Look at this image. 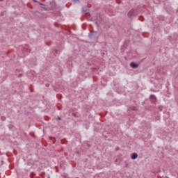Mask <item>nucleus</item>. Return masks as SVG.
Returning <instances> with one entry per match:
<instances>
[{
	"mask_svg": "<svg viewBox=\"0 0 178 178\" xmlns=\"http://www.w3.org/2000/svg\"><path fill=\"white\" fill-rule=\"evenodd\" d=\"M89 38L92 40L94 38H98V32L92 31L89 34Z\"/></svg>",
	"mask_w": 178,
	"mask_h": 178,
	"instance_id": "1",
	"label": "nucleus"
},
{
	"mask_svg": "<svg viewBox=\"0 0 178 178\" xmlns=\"http://www.w3.org/2000/svg\"><path fill=\"white\" fill-rule=\"evenodd\" d=\"M130 66L132 67V69H137V67H138V65L134 63H131Z\"/></svg>",
	"mask_w": 178,
	"mask_h": 178,
	"instance_id": "2",
	"label": "nucleus"
},
{
	"mask_svg": "<svg viewBox=\"0 0 178 178\" xmlns=\"http://www.w3.org/2000/svg\"><path fill=\"white\" fill-rule=\"evenodd\" d=\"M50 5H51V9H55L56 8V3L54 1H51Z\"/></svg>",
	"mask_w": 178,
	"mask_h": 178,
	"instance_id": "3",
	"label": "nucleus"
},
{
	"mask_svg": "<svg viewBox=\"0 0 178 178\" xmlns=\"http://www.w3.org/2000/svg\"><path fill=\"white\" fill-rule=\"evenodd\" d=\"M137 158H138V154H137V153H134L131 155V159H137Z\"/></svg>",
	"mask_w": 178,
	"mask_h": 178,
	"instance_id": "4",
	"label": "nucleus"
},
{
	"mask_svg": "<svg viewBox=\"0 0 178 178\" xmlns=\"http://www.w3.org/2000/svg\"><path fill=\"white\" fill-rule=\"evenodd\" d=\"M128 16H134V10H131L128 13Z\"/></svg>",
	"mask_w": 178,
	"mask_h": 178,
	"instance_id": "5",
	"label": "nucleus"
},
{
	"mask_svg": "<svg viewBox=\"0 0 178 178\" xmlns=\"http://www.w3.org/2000/svg\"><path fill=\"white\" fill-rule=\"evenodd\" d=\"M150 98H155V95H150Z\"/></svg>",
	"mask_w": 178,
	"mask_h": 178,
	"instance_id": "6",
	"label": "nucleus"
},
{
	"mask_svg": "<svg viewBox=\"0 0 178 178\" xmlns=\"http://www.w3.org/2000/svg\"><path fill=\"white\" fill-rule=\"evenodd\" d=\"M33 2H35L36 3H38V1H37V0H33Z\"/></svg>",
	"mask_w": 178,
	"mask_h": 178,
	"instance_id": "7",
	"label": "nucleus"
},
{
	"mask_svg": "<svg viewBox=\"0 0 178 178\" xmlns=\"http://www.w3.org/2000/svg\"><path fill=\"white\" fill-rule=\"evenodd\" d=\"M40 3V5H41L42 6H44V3Z\"/></svg>",
	"mask_w": 178,
	"mask_h": 178,
	"instance_id": "8",
	"label": "nucleus"
},
{
	"mask_svg": "<svg viewBox=\"0 0 178 178\" xmlns=\"http://www.w3.org/2000/svg\"><path fill=\"white\" fill-rule=\"evenodd\" d=\"M58 120H60V117H58Z\"/></svg>",
	"mask_w": 178,
	"mask_h": 178,
	"instance_id": "9",
	"label": "nucleus"
},
{
	"mask_svg": "<svg viewBox=\"0 0 178 178\" xmlns=\"http://www.w3.org/2000/svg\"><path fill=\"white\" fill-rule=\"evenodd\" d=\"M76 1H79V0H76Z\"/></svg>",
	"mask_w": 178,
	"mask_h": 178,
	"instance_id": "10",
	"label": "nucleus"
}]
</instances>
